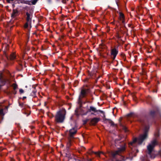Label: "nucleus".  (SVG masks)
Segmentation results:
<instances>
[{
  "instance_id": "de8ad7c7",
  "label": "nucleus",
  "mask_w": 161,
  "mask_h": 161,
  "mask_svg": "<svg viewBox=\"0 0 161 161\" xmlns=\"http://www.w3.org/2000/svg\"><path fill=\"white\" fill-rule=\"evenodd\" d=\"M118 38L119 39V38H121V36H118Z\"/></svg>"
},
{
  "instance_id": "0eeeda50",
  "label": "nucleus",
  "mask_w": 161,
  "mask_h": 161,
  "mask_svg": "<svg viewBox=\"0 0 161 161\" xmlns=\"http://www.w3.org/2000/svg\"><path fill=\"white\" fill-rule=\"evenodd\" d=\"M11 86L12 87V93L14 95H15L17 93V90L18 89V85L16 83H14L11 85Z\"/></svg>"
},
{
  "instance_id": "9d476101",
  "label": "nucleus",
  "mask_w": 161,
  "mask_h": 161,
  "mask_svg": "<svg viewBox=\"0 0 161 161\" xmlns=\"http://www.w3.org/2000/svg\"><path fill=\"white\" fill-rule=\"evenodd\" d=\"M104 117H105V115H104ZM103 120L105 123L107 122V121H108L109 123L111 125V126H115L116 127H117V125L116 124H115L114 122L110 119H108L106 118H103Z\"/></svg>"
},
{
  "instance_id": "6e6d98bb",
  "label": "nucleus",
  "mask_w": 161,
  "mask_h": 161,
  "mask_svg": "<svg viewBox=\"0 0 161 161\" xmlns=\"http://www.w3.org/2000/svg\"><path fill=\"white\" fill-rule=\"evenodd\" d=\"M87 113H87V112H86V113L85 114L86 115Z\"/></svg>"
},
{
  "instance_id": "1a4fd4ad",
  "label": "nucleus",
  "mask_w": 161,
  "mask_h": 161,
  "mask_svg": "<svg viewBox=\"0 0 161 161\" xmlns=\"http://www.w3.org/2000/svg\"><path fill=\"white\" fill-rule=\"evenodd\" d=\"M100 120V118L95 117L92 119L90 122L91 125H95Z\"/></svg>"
},
{
  "instance_id": "2eb2a0df",
  "label": "nucleus",
  "mask_w": 161,
  "mask_h": 161,
  "mask_svg": "<svg viewBox=\"0 0 161 161\" xmlns=\"http://www.w3.org/2000/svg\"><path fill=\"white\" fill-rule=\"evenodd\" d=\"M26 15L27 16L26 20L27 22L29 23H31V18L30 17V14L28 12L26 13Z\"/></svg>"
},
{
  "instance_id": "bb28decb",
  "label": "nucleus",
  "mask_w": 161,
  "mask_h": 161,
  "mask_svg": "<svg viewBox=\"0 0 161 161\" xmlns=\"http://www.w3.org/2000/svg\"><path fill=\"white\" fill-rule=\"evenodd\" d=\"M47 116L50 118H52L54 117V115H53V114L50 112H48L47 113Z\"/></svg>"
},
{
  "instance_id": "393cba45",
  "label": "nucleus",
  "mask_w": 161,
  "mask_h": 161,
  "mask_svg": "<svg viewBox=\"0 0 161 161\" xmlns=\"http://www.w3.org/2000/svg\"><path fill=\"white\" fill-rule=\"evenodd\" d=\"M29 24H30V28H31V23H29L28 22H27H27L25 23V24L24 25V28H27L28 27Z\"/></svg>"
},
{
  "instance_id": "e433bc0d",
  "label": "nucleus",
  "mask_w": 161,
  "mask_h": 161,
  "mask_svg": "<svg viewBox=\"0 0 161 161\" xmlns=\"http://www.w3.org/2000/svg\"><path fill=\"white\" fill-rule=\"evenodd\" d=\"M68 1V0H62V2L64 4L66 3V1Z\"/></svg>"
},
{
  "instance_id": "4468645a",
  "label": "nucleus",
  "mask_w": 161,
  "mask_h": 161,
  "mask_svg": "<svg viewBox=\"0 0 161 161\" xmlns=\"http://www.w3.org/2000/svg\"><path fill=\"white\" fill-rule=\"evenodd\" d=\"M72 139V138H68V140L66 144V147L68 150H69L71 145V141Z\"/></svg>"
},
{
  "instance_id": "ddd939ff",
  "label": "nucleus",
  "mask_w": 161,
  "mask_h": 161,
  "mask_svg": "<svg viewBox=\"0 0 161 161\" xmlns=\"http://www.w3.org/2000/svg\"><path fill=\"white\" fill-rule=\"evenodd\" d=\"M156 111L154 110H151L149 112V115L152 117L153 120L156 116Z\"/></svg>"
},
{
  "instance_id": "5701e85b",
  "label": "nucleus",
  "mask_w": 161,
  "mask_h": 161,
  "mask_svg": "<svg viewBox=\"0 0 161 161\" xmlns=\"http://www.w3.org/2000/svg\"><path fill=\"white\" fill-rule=\"evenodd\" d=\"M19 106H20L21 108H26V105H24V103H20L19 102Z\"/></svg>"
},
{
  "instance_id": "4c0bfd02",
  "label": "nucleus",
  "mask_w": 161,
  "mask_h": 161,
  "mask_svg": "<svg viewBox=\"0 0 161 161\" xmlns=\"http://www.w3.org/2000/svg\"><path fill=\"white\" fill-rule=\"evenodd\" d=\"M61 88L63 89H64L65 88V86L64 84H62L61 85Z\"/></svg>"
},
{
  "instance_id": "37998d69",
  "label": "nucleus",
  "mask_w": 161,
  "mask_h": 161,
  "mask_svg": "<svg viewBox=\"0 0 161 161\" xmlns=\"http://www.w3.org/2000/svg\"><path fill=\"white\" fill-rule=\"evenodd\" d=\"M157 92V90H154L153 91V92Z\"/></svg>"
},
{
  "instance_id": "c9c22d12",
  "label": "nucleus",
  "mask_w": 161,
  "mask_h": 161,
  "mask_svg": "<svg viewBox=\"0 0 161 161\" xmlns=\"http://www.w3.org/2000/svg\"><path fill=\"white\" fill-rule=\"evenodd\" d=\"M6 0L7 3H11V2L13 1L14 0Z\"/></svg>"
},
{
  "instance_id": "20e7f679",
  "label": "nucleus",
  "mask_w": 161,
  "mask_h": 161,
  "mask_svg": "<svg viewBox=\"0 0 161 161\" xmlns=\"http://www.w3.org/2000/svg\"><path fill=\"white\" fill-rule=\"evenodd\" d=\"M90 92V90L89 88L84 87L81 88L78 99L79 104H82V99L85 98Z\"/></svg>"
},
{
  "instance_id": "ea45409f",
  "label": "nucleus",
  "mask_w": 161,
  "mask_h": 161,
  "mask_svg": "<svg viewBox=\"0 0 161 161\" xmlns=\"http://www.w3.org/2000/svg\"><path fill=\"white\" fill-rule=\"evenodd\" d=\"M119 0H115V1L116 2V4L118 6V2Z\"/></svg>"
},
{
  "instance_id": "f704fd0d",
  "label": "nucleus",
  "mask_w": 161,
  "mask_h": 161,
  "mask_svg": "<svg viewBox=\"0 0 161 161\" xmlns=\"http://www.w3.org/2000/svg\"><path fill=\"white\" fill-rule=\"evenodd\" d=\"M133 100L134 101H136V100H137L136 98V97L135 95L133 96Z\"/></svg>"
},
{
  "instance_id": "6ab92c4d",
  "label": "nucleus",
  "mask_w": 161,
  "mask_h": 161,
  "mask_svg": "<svg viewBox=\"0 0 161 161\" xmlns=\"http://www.w3.org/2000/svg\"><path fill=\"white\" fill-rule=\"evenodd\" d=\"M120 125L122 127V128L125 131L127 132L128 131V130L127 127L123 125L122 123H120Z\"/></svg>"
},
{
  "instance_id": "c756f323",
  "label": "nucleus",
  "mask_w": 161,
  "mask_h": 161,
  "mask_svg": "<svg viewBox=\"0 0 161 161\" xmlns=\"http://www.w3.org/2000/svg\"><path fill=\"white\" fill-rule=\"evenodd\" d=\"M4 82V80L3 78L2 75L0 74V83H3Z\"/></svg>"
},
{
  "instance_id": "680f3d73",
  "label": "nucleus",
  "mask_w": 161,
  "mask_h": 161,
  "mask_svg": "<svg viewBox=\"0 0 161 161\" xmlns=\"http://www.w3.org/2000/svg\"><path fill=\"white\" fill-rule=\"evenodd\" d=\"M25 87H27V86H25Z\"/></svg>"
},
{
  "instance_id": "a18cd8bd",
  "label": "nucleus",
  "mask_w": 161,
  "mask_h": 161,
  "mask_svg": "<svg viewBox=\"0 0 161 161\" xmlns=\"http://www.w3.org/2000/svg\"><path fill=\"white\" fill-rule=\"evenodd\" d=\"M87 161H92V159H88L87 160Z\"/></svg>"
},
{
  "instance_id": "9b49d317",
  "label": "nucleus",
  "mask_w": 161,
  "mask_h": 161,
  "mask_svg": "<svg viewBox=\"0 0 161 161\" xmlns=\"http://www.w3.org/2000/svg\"><path fill=\"white\" fill-rule=\"evenodd\" d=\"M154 147L152 145H149L147 147L148 150L147 153L149 155H151V153L153 150Z\"/></svg>"
},
{
  "instance_id": "f03ea898",
  "label": "nucleus",
  "mask_w": 161,
  "mask_h": 161,
  "mask_svg": "<svg viewBox=\"0 0 161 161\" xmlns=\"http://www.w3.org/2000/svg\"><path fill=\"white\" fill-rule=\"evenodd\" d=\"M144 125V129L143 133L138 138H135L133 140L132 142H130L129 145L130 146H134V144L137 142L138 144H141L143 142V141L145 140L147 137L148 132L149 129V125H146L145 124L144 122H142Z\"/></svg>"
},
{
  "instance_id": "a878e982",
  "label": "nucleus",
  "mask_w": 161,
  "mask_h": 161,
  "mask_svg": "<svg viewBox=\"0 0 161 161\" xmlns=\"http://www.w3.org/2000/svg\"><path fill=\"white\" fill-rule=\"evenodd\" d=\"M5 114L3 112V109H1L0 110V115L2 116H3ZM3 117H2V119H3Z\"/></svg>"
},
{
  "instance_id": "f257e3e1",
  "label": "nucleus",
  "mask_w": 161,
  "mask_h": 161,
  "mask_svg": "<svg viewBox=\"0 0 161 161\" xmlns=\"http://www.w3.org/2000/svg\"><path fill=\"white\" fill-rule=\"evenodd\" d=\"M115 146L117 147L119 146L118 147L117 150L111 152L112 161H125L128 158L125 157L123 155V153L125 151V143L122 141L121 142L120 140L116 139L115 141Z\"/></svg>"
},
{
  "instance_id": "3c124183",
  "label": "nucleus",
  "mask_w": 161,
  "mask_h": 161,
  "mask_svg": "<svg viewBox=\"0 0 161 161\" xmlns=\"http://www.w3.org/2000/svg\"><path fill=\"white\" fill-rule=\"evenodd\" d=\"M91 114H94V113H91Z\"/></svg>"
},
{
  "instance_id": "f8f14e48",
  "label": "nucleus",
  "mask_w": 161,
  "mask_h": 161,
  "mask_svg": "<svg viewBox=\"0 0 161 161\" xmlns=\"http://www.w3.org/2000/svg\"><path fill=\"white\" fill-rule=\"evenodd\" d=\"M119 19L120 20L122 21L123 24H125V16L124 14L121 12L119 13Z\"/></svg>"
},
{
  "instance_id": "39448f33",
  "label": "nucleus",
  "mask_w": 161,
  "mask_h": 161,
  "mask_svg": "<svg viewBox=\"0 0 161 161\" xmlns=\"http://www.w3.org/2000/svg\"><path fill=\"white\" fill-rule=\"evenodd\" d=\"M118 53V50L115 48L112 49L111 50V54L113 57H112V60L108 61L110 63H113V61L115 59V58Z\"/></svg>"
},
{
  "instance_id": "a211bd4d",
  "label": "nucleus",
  "mask_w": 161,
  "mask_h": 161,
  "mask_svg": "<svg viewBox=\"0 0 161 161\" xmlns=\"http://www.w3.org/2000/svg\"><path fill=\"white\" fill-rule=\"evenodd\" d=\"M140 161H149L147 156H142L140 158Z\"/></svg>"
},
{
  "instance_id": "5fc2aeb1",
  "label": "nucleus",
  "mask_w": 161,
  "mask_h": 161,
  "mask_svg": "<svg viewBox=\"0 0 161 161\" xmlns=\"http://www.w3.org/2000/svg\"><path fill=\"white\" fill-rule=\"evenodd\" d=\"M75 83H77L78 82L76 81H75Z\"/></svg>"
},
{
  "instance_id": "dca6fc26",
  "label": "nucleus",
  "mask_w": 161,
  "mask_h": 161,
  "mask_svg": "<svg viewBox=\"0 0 161 161\" xmlns=\"http://www.w3.org/2000/svg\"><path fill=\"white\" fill-rule=\"evenodd\" d=\"M26 108H24L22 110V112L23 114L26 115L27 116L31 114V112L28 111H27L25 109Z\"/></svg>"
},
{
  "instance_id": "2f4dec72",
  "label": "nucleus",
  "mask_w": 161,
  "mask_h": 161,
  "mask_svg": "<svg viewBox=\"0 0 161 161\" xmlns=\"http://www.w3.org/2000/svg\"><path fill=\"white\" fill-rule=\"evenodd\" d=\"M89 120V119H88L84 120L83 121V124L86 125Z\"/></svg>"
},
{
  "instance_id": "4d7b16f0",
  "label": "nucleus",
  "mask_w": 161,
  "mask_h": 161,
  "mask_svg": "<svg viewBox=\"0 0 161 161\" xmlns=\"http://www.w3.org/2000/svg\"><path fill=\"white\" fill-rule=\"evenodd\" d=\"M10 23H11V24H12V22H11V21H10Z\"/></svg>"
},
{
  "instance_id": "c85d7f7f",
  "label": "nucleus",
  "mask_w": 161,
  "mask_h": 161,
  "mask_svg": "<svg viewBox=\"0 0 161 161\" xmlns=\"http://www.w3.org/2000/svg\"><path fill=\"white\" fill-rule=\"evenodd\" d=\"M155 136L156 137H158L159 136V130H157L154 134Z\"/></svg>"
},
{
  "instance_id": "c03bdc74",
  "label": "nucleus",
  "mask_w": 161,
  "mask_h": 161,
  "mask_svg": "<svg viewBox=\"0 0 161 161\" xmlns=\"http://www.w3.org/2000/svg\"><path fill=\"white\" fill-rule=\"evenodd\" d=\"M26 3L27 4H29V5L31 4L30 3V2H29V1H28V3Z\"/></svg>"
},
{
  "instance_id": "603ef678",
  "label": "nucleus",
  "mask_w": 161,
  "mask_h": 161,
  "mask_svg": "<svg viewBox=\"0 0 161 161\" xmlns=\"http://www.w3.org/2000/svg\"><path fill=\"white\" fill-rule=\"evenodd\" d=\"M118 62H117V64H116V66H117V65H118Z\"/></svg>"
},
{
  "instance_id": "58836bf2",
  "label": "nucleus",
  "mask_w": 161,
  "mask_h": 161,
  "mask_svg": "<svg viewBox=\"0 0 161 161\" xmlns=\"http://www.w3.org/2000/svg\"><path fill=\"white\" fill-rule=\"evenodd\" d=\"M128 44H125V49L126 50H127V49H126V47H127V46H128Z\"/></svg>"
},
{
  "instance_id": "052dcab7",
  "label": "nucleus",
  "mask_w": 161,
  "mask_h": 161,
  "mask_svg": "<svg viewBox=\"0 0 161 161\" xmlns=\"http://www.w3.org/2000/svg\"><path fill=\"white\" fill-rule=\"evenodd\" d=\"M36 34V33H33V34Z\"/></svg>"
},
{
  "instance_id": "7ed1b4c3",
  "label": "nucleus",
  "mask_w": 161,
  "mask_h": 161,
  "mask_svg": "<svg viewBox=\"0 0 161 161\" xmlns=\"http://www.w3.org/2000/svg\"><path fill=\"white\" fill-rule=\"evenodd\" d=\"M66 114V110L65 109L58 111L55 116L56 123H63L65 119Z\"/></svg>"
},
{
  "instance_id": "7c9ffc66",
  "label": "nucleus",
  "mask_w": 161,
  "mask_h": 161,
  "mask_svg": "<svg viewBox=\"0 0 161 161\" xmlns=\"http://www.w3.org/2000/svg\"><path fill=\"white\" fill-rule=\"evenodd\" d=\"M37 0H31L30 2L32 5H35L37 3Z\"/></svg>"
},
{
  "instance_id": "473e14b6",
  "label": "nucleus",
  "mask_w": 161,
  "mask_h": 161,
  "mask_svg": "<svg viewBox=\"0 0 161 161\" xmlns=\"http://www.w3.org/2000/svg\"><path fill=\"white\" fill-rule=\"evenodd\" d=\"M19 92L20 93V94H22V93H24V90H23V89H19Z\"/></svg>"
},
{
  "instance_id": "a19ab883",
  "label": "nucleus",
  "mask_w": 161,
  "mask_h": 161,
  "mask_svg": "<svg viewBox=\"0 0 161 161\" xmlns=\"http://www.w3.org/2000/svg\"><path fill=\"white\" fill-rule=\"evenodd\" d=\"M47 0V2H48L49 3H51V2H52V0Z\"/></svg>"
},
{
  "instance_id": "09e8293b",
  "label": "nucleus",
  "mask_w": 161,
  "mask_h": 161,
  "mask_svg": "<svg viewBox=\"0 0 161 161\" xmlns=\"http://www.w3.org/2000/svg\"><path fill=\"white\" fill-rule=\"evenodd\" d=\"M2 86L0 84V89H1Z\"/></svg>"
},
{
  "instance_id": "864d4df0",
  "label": "nucleus",
  "mask_w": 161,
  "mask_h": 161,
  "mask_svg": "<svg viewBox=\"0 0 161 161\" xmlns=\"http://www.w3.org/2000/svg\"><path fill=\"white\" fill-rule=\"evenodd\" d=\"M121 40L122 41L123 43H124V41H122V40Z\"/></svg>"
},
{
  "instance_id": "aec40b11",
  "label": "nucleus",
  "mask_w": 161,
  "mask_h": 161,
  "mask_svg": "<svg viewBox=\"0 0 161 161\" xmlns=\"http://www.w3.org/2000/svg\"><path fill=\"white\" fill-rule=\"evenodd\" d=\"M157 144L158 143L156 140V139H154L151 142V144L149 145H152L153 147H154L156 145H157Z\"/></svg>"
},
{
  "instance_id": "8fccbe9b",
  "label": "nucleus",
  "mask_w": 161,
  "mask_h": 161,
  "mask_svg": "<svg viewBox=\"0 0 161 161\" xmlns=\"http://www.w3.org/2000/svg\"><path fill=\"white\" fill-rule=\"evenodd\" d=\"M131 25H130V24H128V25L129 27Z\"/></svg>"
},
{
  "instance_id": "6e6552de",
  "label": "nucleus",
  "mask_w": 161,
  "mask_h": 161,
  "mask_svg": "<svg viewBox=\"0 0 161 161\" xmlns=\"http://www.w3.org/2000/svg\"><path fill=\"white\" fill-rule=\"evenodd\" d=\"M77 131V129L76 128H73L70 129L69 131V138L73 139L74 138V135L75 134Z\"/></svg>"
},
{
  "instance_id": "b1692460",
  "label": "nucleus",
  "mask_w": 161,
  "mask_h": 161,
  "mask_svg": "<svg viewBox=\"0 0 161 161\" xmlns=\"http://www.w3.org/2000/svg\"><path fill=\"white\" fill-rule=\"evenodd\" d=\"M121 57L124 59V61L126 60L125 55L123 53H122L120 54Z\"/></svg>"
},
{
  "instance_id": "412c9836",
  "label": "nucleus",
  "mask_w": 161,
  "mask_h": 161,
  "mask_svg": "<svg viewBox=\"0 0 161 161\" xmlns=\"http://www.w3.org/2000/svg\"><path fill=\"white\" fill-rule=\"evenodd\" d=\"M18 13L17 10L13 9V10L12 13L11 14V17H14L15 16V14Z\"/></svg>"
},
{
  "instance_id": "79ce46f5",
  "label": "nucleus",
  "mask_w": 161,
  "mask_h": 161,
  "mask_svg": "<svg viewBox=\"0 0 161 161\" xmlns=\"http://www.w3.org/2000/svg\"><path fill=\"white\" fill-rule=\"evenodd\" d=\"M26 97L25 96H24L22 98L23 100H24L25 99H26Z\"/></svg>"
},
{
  "instance_id": "72a5a7b5",
  "label": "nucleus",
  "mask_w": 161,
  "mask_h": 161,
  "mask_svg": "<svg viewBox=\"0 0 161 161\" xmlns=\"http://www.w3.org/2000/svg\"><path fill=\"white\" fill-rule=\"evenodd\" d=\"M75 114L77 116H78L79 115L78 111V109H77L75 110Z\"/></svg>"
},
{
  "instance_id": "13d9d810",
  "label": "nucleus",
  "mask_w": 161,
  "mask_h": 161,
  "mask_svg": "<svg viewBox=\"0 0 161 161\" xmlns=\"http://www.w3.org/2000/svg\"><path fill=\"white\" fill-rule=\"evenodd\" d=\"M107 55H109V53H107Z\"/></svg>"
},
{
  "instance_id": "cd10ccee",
  "label": "nucleus",
  "mask_w": 161,
  "mask_h": 161,
  "mask_svg": "<svg viewBox=\"0 0 161 161\" xmlns=\"http://www.w3.org/2000/svg\"><path fill=\"white\" fill-rule=\"evenodd\" d=\"M36 90H34L32 91V92L31 93V95L33 96L34 97H36Z\"/></svg>"
},
{
  "instance_id": "49530a36",
  "label": "nucleus",
  "mask_w": 161,
  "mask_h": 161,
  "mask_svg": "<svg viewBox=\"0 0 161 161\" xmlns=\"http://www.w3.org/2000/svg\"><path fill=\"white\" fill-rule=\"evenodd\" d=\"M146 31H147V33H150V31H149V30H146Z\"/></svg>"
},
{
  "instance_id": "bf43d9fd",
  "label": "nucleus",
  "mask_w": 161,
  "mask_h": 161,
  "mask_svg": "<svg viewBox=\"0 0 161 161\" xmlns=\"http://www.w3.org/2000/svg\"><path fill=\"white\" fill-rule=\"evenodd\" d=\"M82 136L84 138V136L83 135H82Z\"/></svg>"
},
{
  "instance_id": "423d86ee",
  "label": "nucleus",
  "mask_w": 161,
  "mask_h": 161,
  "mask_svg": "<svg viewBox=\"0 0 161 161\" xmlns=\"http://www.w3.org/2000/svg\"><path fill=\"white\" fill-rule=\"evenodd\" d=\"M91 112H93L94 113L99 112L100 113L104 114V112L103 111L99 109L97 110L96 108L92 106H91L89 108L87 111V113Z\"/></svg>"
},
{
  "instance_id": "f3484780",
  "label": "nucleus",
  "mask_w": 161,
  "mask_h": 161,
  "mask_svg": "<svg viewBox=\"0 0 161 161\" xmlns=\"http://www.w3.org/2000/svg\"><path fill=\"white\" fill-rule=\"evenodd\" d=\"M152 100L153 99L151 97L149 96H147V102L148 104H151Z\"/></svg>"
},
{
  "instance_id": "4be33fe9",
  "label": "nucleus",
  "mask_w": 161,
  "mask_h": 161,
  "mask_svg": "<svg viewBox=\"0 0 161 161\" xmlns=\"http://www.w3.org/2000/svg\"><path fill=\"white\" fill-rule=\"evenodd\" d=\"M16 58V55L14 53H11L9 57V58L10 60H14Z\"/></svg>"
}]
</instances>
